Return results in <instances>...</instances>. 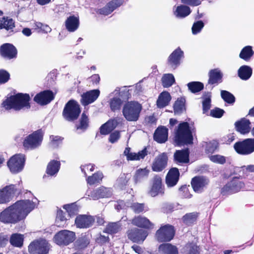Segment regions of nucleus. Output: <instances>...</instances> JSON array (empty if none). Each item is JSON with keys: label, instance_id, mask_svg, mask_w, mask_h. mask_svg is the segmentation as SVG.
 <instances>
[{"label": "nucleus", "instance_id": "nucleus-33", "mask_svg": "<svg viewBox=\"0 0 254 254\" xmlns=\"http://www.w3.org/2000/svg\"><path fill=\"white\" fill-rule=\"evenodd\" d=\"M60 162L56 160H52L48 164L46 172L50 176H54L57 174L60 168Z\"/></svg>", "mask_w": 254, "mask_h": 254}, {"label": "nucleus", "instance_id": "nucleus-54", "mask_svg": "<svg viewBox=\"0 0 254 254\" xmlns=\"http://www.w3.org/2000/svg\"><path fill=\"white\" fill-rule=\"evenodd\" d=\"M88 125V119L87 116L84 113H83L80 120L79 125L77 126V129H85Z\"/></svg>", "mask_w": 254, "mask_h": 254}, {"label": "nucleus", "instance_id": "nucleus-3", "mask_svg": "<svg viewBox=\"0 0 254 254\" xmlns=\"http://www.w3.org/2000/svg\"><path fill=\"white\" fill-rule=\"evenodd\" d=\"M192 131L187 122L180 123L175 131L174 140L178 145L192 143Z\"/></svg>", "mask_w": 254, "mask_h": 254}, {"label": "nucleus", "instance_id": "nucleus-36", "mask_svg": "<svg viewBox=\"0 0 254 254\" xmlns=\"http://www.w3.org/2000/svg\"><path fill=\"white\" fill-rule=\"evenodd\" d=\"M186 100L184 97L178 98L174 105V112L176 114H180L186 110Z\"/></svg>", "mask_w": 254, "mask_h": 254}, {"label": "nucleus", "instance_id": "nucleus-61", "mask_svg": "<svg viewBox=\"0 0 254 254\" xmlns=\"http://www.w3.org/2000/svg\"><path fill=\"white\" fill-rule=\"evenodd\" d=\"M23 188L20 185V183H19L18 184L13 185L10 184L7 186H6L2 188V189H0V190H21Z\"/></svg>", "mask_w": 254, "mask_h": 254}, {"label": "nucleus", "instance_id": "nucleus-49", "mask_svg": "<svg viewBox=\"0 0 254 254\" xmlns=\"http://www.w3.org/2000/svg\"><path fill=\"white\" fill-rule=\"evenodd\" d=\"M147 154V151L146 148L143 149L141 151L138 152L137 153H131V154L129 156L128 160H139L141 159H143L145 156Z\"/></svg>", "mask_w": 254, "mask_h": 254}, {"label": "nucleus", "instance_id": "nucleus-18", "mask_svg": "<svg viewBox=\"0 0 254 254\" xmlns=\"http://www.w3.org/2000/svg\"><path fill=\"white\" fill-rule=\"evenodd\" d=\"M100 92L98 89L90 90L81 96V102L84 106L94 102L99 96Z\"/></svg>", "mask_w": 254, "mask_h": 254}, {"label": "nucleus", "instance_id": "nucleus-57", "mask_svg": "<svg viewBox=\"0 0 254 254\" xmlns=\"http://www.w3.org/2000/svg\"><path fill=\"white\" fill-rule=\"evenodd\" d=\"M209 159L213 162L223 164L226 162V158L221 155H214L209 156Z\"/></svg>", "mask_w": 254, "mask_h": 254}, {"label": "nucleus", "instance_id": "nucleus-62", "mask_svg": "<svg viewBox=\"0 0 254 254\" xmlns=\"http://www.w3.org/2000/svg\"><path fill=\"white\" fill-rule=\"evenodd\" d=\"M120 132L119 131H115L112 132L109 137V141L112 143L116 142L120 138Z\"/></svg>", "mask_w": 254, "mask_h": 254}, {"label": "nucleus", "instance_id": "nucleus-52", "mask_svg": "<svg viewBox=\"0 0 254 254\" xmlns=\"http://www.w3.org/2000/svg\"><path fill=\"white\" fill-rule=\"evenodd\" d=\"M13 197L11 191H0V203H5L10 201Z\"/></svg>", "mask_w": 254, "mask_h": 254}, {"label": "nucleus", "instance_id": "nucleus-41", "mask_svg": "<svg viewBox=\"0 0 254 254\" xmlns=\"http://www.w3.org/2000/svg\"><path fill=\"white\" fill-rule=\"evenodd\" d=\"M14 27V22L11 18L3 17L0 19V29H11Z\"/></svg>", "mask_w": 254, "mask_h": 254}, {"label": "nucleus", "instance_id": "nucleus-44", "mask_svg": "<svg viewBox=\"0 0 254 254\" xmlns=\"http://www.w3.org/2000/svg\"><path fill=\"white\" fill-rule=\"evenodd\" d=\"M86 195L89 199L97 200L100 198L108 197V191H87Z\"/></svg>", "mask_w": 254, "mask_h": 254}, {"label": "nucleus", "instance_id": "nucleus-17", "mask_svg": "<svg viewBox=\"0 0 254 254\" xmlns=\"http://www.w3.org/2000/svg\"><path fill=\"white\" fill-rule=\"evenodd\" d=\"M95 221L94 218L90 215H81L77 216L75 223L77 227L87 228L91 227Z\"/></svg>", "mask_w": 254, "mask_h": 254}, {"label": "nucleus", "instance_id": "nucleus-23", "mask_svg": "<svg viewBox=\"0 0 254 254\" xmlns=\"http://www.w3.org/2000/svg\"><path fill=\"white\" fill-rule=\"evenodd\" d=\"M191 11L190 7L186 5L182 4L173 7V13L178 18L186 17L190 14Z\"/></svg>", "mask_w": 254, "mask_h": 254}, {"label": "nucleus", "instance_id": "nucleus-5", "mask_svg": "<svg viewBox=\"0 0 254 254\" xmlns=\"http://www.w3.org/2000/svg\"><path fill=\"white\" fill-rule=\"evenodd\" d=\"M43 138L42 131L41 130H36L25 137L23 145L26 149H34L41 145Z\"/></svg>", "mask_w": 254, "mask_h": 254}, {"label": "nucleus", "instance_id": "nucleus-43", "mask_svg": "<svg viewBox=\"0 0 254 254\" xmlns=\"http://www.w3.org/2000/svg\"><path fill=\"white\" fill-rule=\"evenodd\" d=\"M175 78L172 74L167 73L163 75L162 78V82L163 87H169L175 82Z\"/></svg>", "mask_w": 254, "mask_h": 254}, {"label": "nucleus", "instance_id": "nucleus-29", "mask_svg": "<svg viewBox=\"0 0 254 254\" xmlns=\"http://www.w3.org/2000/svg\"><path fill=\"white\" fill-rule=\"evenodd\" d=\"M79 24V19L76 17L70 16L67 18L65 22V25L68 31L72 32L78 28Z\"/></svg>", "mask_w": 254, "mask_h": 254}, {"label": "nucleus", "instance_id": "nucleus-15", "mask_svg": "<svg viewBox=\"0 0 254 254\" xmlns=\"http://www.w3.org/2000/svg\"><path fill=\"white\" fill-rule=\"evenodd\" d=\"M184 57V53L180 48L176 49L169 57L168 64L174 69L181 64V60Z\"/></svg>", "mask_w": 254, "mask_h": 254}, {"label": "nucleus", "instance_id": "nucleus-25", "mask_svg": "<svg viewBox=\"0 0 254 254\" xmlns=\"http://www.w3.org/2000/svg\"><path fill=\"white\" fill-rule=\"evenodd\" d=\"M250 125L251 122L250 121L245 118H243L240 121L235 123V127L237 130L243 134L250 132L251 128Z\"/></svg>", "mask_w": 254, "mask_h": 254}, {"label": "nucleus", "instance_id": "nucleus-50", "mask_svg": "<svg viewBox=\"0 0 254 254\" xmlns=\"http://www.w3.org/2000/svg\"><path fill=\"white\" fill-rule=\"evenodd\" d=\"M221 96L222 98L227 103L232 104L235 101L234 96L230 92L226 90L221 91Z\"/></svg>", "mask_w": 254, "mask_h": 254}, {"label": "nucleus", "instance_id": "nucleus-58", "mask_svg": "<svg viewBox=\"0 0 254 254\" xmlns=\"http://www.w3.org/2000/svg\"><path fill=\"white\" fill-rule=\"evenodd\" d=\"M50 145L53 148L57 147L62 142V139L58 136L51 135L50 136Z\"/></svg>", "mask_w": 254, "mask_h": 254}, {"label": "nucleus", "instance_id": "nucleus-21", "mask_svg": "<svg viewBox=\"0 0 254 254\" xmlns=\"http://www.w3.org/2000/svg\"><path fill=\"white\" fill-rule=\"evenodd\" d=\"M132 223L138 227L151 229L154 227V224L147 218L141 216L134 217L132 220Z\"/></svg>", "mask_w": 254, "mask_h": 254}, {"label": "nucleus", "instance_id": "nucleus-55", "mask_svg": "<svg viewBox=\"0 0 254 254\" xmlns=\"http://www.w3.org/2000/svg\"><path fill=\"white\" fill-rule=\"evenodd\" d=\"M204 23L202 21H197L194 22L191 28L192 33L193 35L199 33L204 27Z\"/></svg>", "mask_w": 254, "mask_h": 254}, {"label": "nucleus", "instance_id": "nucleus-63", "mask_svg": "<svg viewBox=\"0 0 254 254\" xmlns=\"http://www.w3.org/2000/svg\"><path fill=\"white\" fill-rule=\"evenodd\" d=\"M63 208L66 210L69 216H71L73 214L76 210L75 205L73 203L64 205Z\"/></svg>", "mask_w": 254, "mask_h": 254}, {"label": "nucleus", "instance_id": "nucleus-34", "mask_svg": "<svg viewBox=\"0 0 254 254\" xmlns=\"http://www.w3.org/2000/svg\"><path fill=\"white\" fill-rule=\"evenodd\" d=\"M104 175L103 173L101 171H98L93 174L92 176L87 178V183L90 186L100 183Z\"/></svg>", "mask_w": 254, "mask_h": 254}, {"label": "nucleus", "instance_id": "nucleus-59", "mask_svg": "<svg viewBox=\"0 0 254 254\" xmlns=\"http://www.w3.org/2000/svg\"><path fill=\"white\" fill-rule=\"evenodd\" d=\"M210 103V95L209 94H207L206 96L204 98L202 101L203 110L204 113L206 112L210 109L211 106Z\"/></svg>", "mask_w": 254, "mask_h": 254}, {"label": "nucleus", "instance_id": "nucleus-48", "mask_svg": "<svg viewBox=\"0 0 254 254\" xmlns=\"http://www.w3.org/2000/svg\"><path fill=\"white\" fill-rule=\"evenodd\" d=\"M197 217L196 212H192L186 214L182 218V220L184 223L187 225H190L193 223Z\"/></svg>", "mask_w": 254, "mask_h": 254}, {"label": "nucleus", "instance_id": "nucleus-30", "mask_svg": "<svg viewBox=\"0 0 254 254\" xmlns=\"http://www.w3.org/2000/svg\"><path fill=\"white\" fill-rule=\"evenodd\" d=\"M175 161L179 163H186L189 161V151L188 149L177 150L174 153Z\"/></svg>", "mask_w": 254, "mask_h": 254}, {"label": "nucleus", "instance_id": "nucleus-12", "mask_svg": "<svg viewBox=\"0 0 254 254\" xmlns=\"http://www.w3.org/2000/svg\"><path fill=\"white\" fill-rule=\"evenodd\" d=\"M168 156L166 153H162L156 156L152 163V169L155 172H161L167 165Z\"/></svg>", "mask_w": 254, "mask_h": 254}, {"label": "nucleus", "instance_id": "nucleus-19", "mask_svg": "<svg viewBox=\"0 0 254 254\" xmlns=\"http://www.w3.org/2000/svg\"><path fill=\"white\" fill-rule=\"evenodd\" d=\"M120 88H117L112 93L110 94V96H115L110 99L109 102L110 108L112 111H115L121 108L122 104V101L119 98Z\"/></svg>", "mask_w": 254, "mask_h": 254}, {"label": "nucleus", "instance_id": "nucleus-22", "mask_svg": "<svg viewBox=\"0 0 254 254\" xmlns=\"http://www.w3.org/2000/svg\"><path fill=\"white\" fill-rule=\"evenodd\" d=\"M123 0H113L109 2L106 6L99 10L101 14L107 15L113 12L118 7L121 5L123 3Z\"/></svg>", "mask_w": 254, "mask_h": 254}, {"label": "nucleus", "instance_id": "nucleus-2", "mask_svg": "<svg viewBox=\"0 0 254 254\" xmlns=\"http://www.w3.org/2000/svg\"><path fill=\"white\" fill-rule=\"evenodd\" d=\"M30 97L27 94L18 93L7 97L1 103V107L6 110L13 109L19 111L24 109H29Z\"/></svg>", "mask_w": 254, "mask_h": 254}, {"label": "nucleus", "instance_id": "nucleus-8", "mask_svg": "<svg viewBox=\"0 0 254 254\" xmlns=\"http://www.w3.org/2000/svg\"><path fill=\"white\" fill-rule=\"evenodd\" d=\"M236 152L242 155H248L254 152V138H247L234 144Z\"/></svg>", "mask_w": 254, "mask_h": 254}, {"label": "nucleus", "instance_id": "nucleus-7", "mask_svg": "<svg viewBox=\"0 0 254 254\" xmlns=\"http://www.w3.org/2000/svg\"><path fill=\"white\" fill-rule=\"evenodd\" d=\"M75 233L70 231L63 230L57 232L53 238V241L60 246H67L74 241Z\"/></svg>", "mask_w": 254, "mask_h": 254}, {"label": "nucleus", "instance_id": "nucleus-27", "mask_svg": "<svg viewBox=\"0 0 254 254\" xmlns=\"http://www.w3.org/2000/svg\"><path fill=\"white\" fill-rule=\"evenodd\" d=\"M158 250L161 254H179L178 248L170 243L160 245Z\"/></svg>", "mask_w": 254, "mask_h": 254}, {"label": "nucleus", "instance_id": "nucleus-38", "mask_svg": "<svg viewBox=\"0 0 254 254\" xmlns=\"http://www.w3.org/2000/svg\"><path fill=\"white\" fill-rule=\"evenodd\" d=\"M183 254H199L198 247L193 243L186 245L182 249Z\"/></svg>", "mask_w": 254, "mask_h": 254}, {"label": "nucleus", "instance_id": "nucleus-45", "mask_svg": "<svg viewBox=\"0 0 254 254\" xmlns=\"http://www.w3.org/2000/svg\"><path fill=\"white\" fill-rule=\"evenodd\" d=\"M32 27L34 29L38 32H42L45 33L50 32L51 28L47 24H43L40 22H35Z\"/></svg>", "mask_w": 254, "mask_h": 254}, {"label": "nucleus", "instance_id": "nucleus-42", "mask_svg": "<svg viewBox=\"0 0 254 254\" xmlns=\"http://www.w3.org/2000/svg\"><path fill=\"white\" fill-rule=\"evenodd\" d=\"M23 235L19 234H14L10 238V242L11 244L15 247H20L23 245Z\"/></svg>", "mask_w": 254, "mask_h": 254}, {"label": "nucleus", "instance_id": "nucleus-64", "mask_svg": "<svg viewBox=\"0 0 254 254\" xmlns=\"http://www.w3.org/2000/svg\"><path fill=\"white\" fill-rule=\"evenodd\" d=\"M224 111L219 108H215L211 110L210 115L211 116L215 118H220L222 116Z\"/></svg>", "mask_w": 254, "mask_h": 254}, {"label": "nucleus", "instance_id": "nucleus-4", "mask_svg": "<svg viewBox=\"0 0 254 254\" xmlns=\"http://www.w3.org/2000/svg\"><path fill=\"white\" fill-rule=\"evenodd\" d=\"M142 106L137 102L130 101L126 103L123 108V115L129 122H136L139 117Z\"/></svg>", "mask_w": 254, "mask_h": 254}, {"label": "nucleus", "instance_id": "nucleus-20", "mask_svg": "<svg viewBox=\"0 0 254 254\" xmlns=\"http://www.w3.org/2000/svg\"><path fill=\"white\" fill-rule=\"evenodd\" d=\"M180 173L178 169L173 168L169 170L166 177V183L168 187H173L175 186L179 178Z\"/></svg>", "mask_w": 254, "mask_h": 254}, {"label": "nucleus", "instance_id": "nucleus-28", "mask_svg": "<svg viewBox=\"0 0 254 254\" xmlns=\"http://www.w3.org/2000/svg\"><path fill=\"white\" fill-rule=\"evenodd\" d=\"M171 100V96L167 91H163L158 96L156 102L157 106L162 108L167 106Z\"/></svg>", "mask_w": 254, "mask_h": 254}, {"label": "nucleus", "instance_id": "nucleus-1", "mask_svg": "<svg viewBox=\"0 0 254 254\" xmlns=\"http://www.w3.org/2000/svg\"><path fill=\"white\" fill-rule=\"evenodd\" d=\"M35 207L36 204L32 201H17L1 212L0 220L3 223H16L25 219Z\"/></svg>", "mask_w": 254, "mask_h": 254}, {"label": "nucleus", "instance_id": "nucleus-56", "mask_svg": "<svg viewBox=\"0 0 254 254\" xmlns=\"http://www.w3.org/2000/svg\"><path fill=\"white\" fill-rule=\"evenodd\" d=\"M162 179L161 178L156 176L154 177L152 183V190H159L162 189Z\"/></svg>", "mask_w": 254, "mask_h": 254}, {"label": "nucleus", "instance_id": "nucleus-13", "mask_svg": "<svg viewBox=\"0 0 254 254\" xmlns=\"http://www.w3.org/2000/svg\"><path fill=\"white\" fill-rule=\"evenodd\" d=\"M0 55L5 59L10 60L16 58L17 50L11 44H3L0 47Z\"/></svg>", "mask_w": 254, "mask_h": 254}, {"label": "nucleus", "instance_id": "nucleus-10", "mask_svg": "<svg viewBox=\"0 0 254 254\" xmlns=\"http://www.w3.org/2000/svg\"><path fill=\"white\" fill-rule=\"evenodd\" d=\"M25 156L21 154H16L12 156L7 162V166L10 172L16 174L21 172L24 166Z\"/></svg>", "mask_w": 254, "mask_h": 254}, {"label": "nucleus", "instance_id": "nucleus-40", "mask_svg": "<svg viewBox=\"0 0 254 254\" xmlns=\"http://www.w3.org/2000/svg\"><path fill=\"white\" fill-rule=\"evenodd\" d=\"M244 183L239 178H234L227 185V187L229 190H240L244 187Z\"/></svg>", "mask_w": 254, "mask_h": 254}, {"label": "nucleus", "instance_id": "nucleus-60", "mask_svg": "<svg viewBox=\"0 0 254 254\" xmlns=\"http://www.w3.org/2000/svg\"><path fill=\"white\" fill-rule=\"evenodd\" d=\"M10 78L9 73L6 70L0 69V83L3 84L7 82Z\"/></svg>", "mask_w": 254, "mask_h": 254}, {"label": "nucleus", "instance_id": "nucleus-37", "mask_svg": "<svg viewBox=\"0 0 254 254\" xmlns=\"http://www.w3.org/2000/svg\"><path fill=\"white\" fill-rule=\"evenodd\" d=\"M254 54V52L252 50V47L250 46H247L245 47L242 50L240 53L239 57L241 59L246 61H248L253 56Z\"/></svg>", "mask_w": 254, "mask_h": 254}, {"label": "nucleus", "instance_id": "nucleus-16", "mask_svg": "<svg viewBox=\"0 0 254 254\" xmlns=\"http://www.w3.org/2000/svg\"><path fill=\"white\" fill-rule=\"evenodd\" d=\"M54 98V93L51 91L46 90L37 94L34 100L40 105H44L49 104Z\"/></svg>", "mask_w": 254, "mask_h": 254}, {"label": "nucleus", "instance_id": "nucleus-24", "mask_svg": "<svg viewBox=\"0 0 254 254\" xmlns=\"http://www.w3.org/2000/svg\"><path fill=\"white\" fill-rule=\"evenodd\" d=\"M207 179L202 176H197L193 178L191 181V185L193 190H202L208 184Z\"/></svg>", "mask_w": 254, "mask_h": 254}, {"label": "nucleus", "instance_id": "nucleus-31", "mask_svg": "<svg viewBox=\"0 0 254 254\" xmlns=\"http://www.w3.org/2000/svg\"><path fill=\"white\" fill-rule=\"evenodd\" d=\"M118 124L117 119L109 120L100 127V132L102 134H107L116 127Z\"/></svg>", "mask_w": 254, "mask_h": 254}, {"label": "nucleus", "instance_id": "nucleus-26", "mask_svg": "<svg viewBox=\"0 0 254 254\" xmlns=\"http://www.w3.org/2000/svg\"><path fill=\"white\" fill-rule=\"evenodd\" d=\"M168 129L164 127H158L154 133V140L159 143L165 142L168 139Z\"/></svg>", "mask_w": 254, "mask_h": 254}, {"label": "nucleus", "instance_id": "nucleus-46", "mask_svg": "<svg viewBox=\"0 0 254 254\" xmlns=\"http://www.w3.org/2000/svg\"><path fill=\"white\" fill-rule=\"evenodd\" d=\"M67 219V218L65 213H64L62 210H58L56 222L58 226H64Z\"/></svg>", "mask_w": 254, "mask_h": 254}, {"label": "nucleus", "instance_id": "nucleus-9", "mask_svg": "<svg viewBox=\"0 0 254 254\" xmlns=\"http://www.w3.org/2000/svg\"><path fill=\"white\" fill-rule=\"evenodd\" d=\"M175 231L174 227L171 225L166 224L162 226L156 232V238L160 242H169L174 237Z\"/></svg>", "mask_w": 254, "mask_h": 254}, {"label": "nucleus", "instance_id": "nucleus-39", "mask_svg": "<svg viewBox=\"0 0 254 254\" xmlns=\"http://www.w3.org/2000/svg\"><path fill=\"white\" fill-rule=\"evenodd\" d=\"M149 173V170L146 168L137 170L134 176V179L136 182H140L147 178Z\"/></svg>", "mask_w": 254, "mask_h": 254}, {"label": "nucleus", "instance_id": "nucleus-47", "mask_svg": "<svg viewBox=\"0 0 254 254\" xmlns=\"http://www.w3.org/2000/svg\"><path fill=\"white\" fill-rule=\"evenodd\" d=\"M189 90L192 93L199 92L203 88V85L200 82L193 81L188 84Z\"/></svg>", "mask_w": 254, "mask_h": 254}, {"label": "nucleus", "instance_id": "nucleus-32", "mask_svg": "<svg viewBox=\"0 0 254 254\" xmlns=\"http://www.w3.org/2000/svg\"><path fill=\"white\" fill-rule=\"evenodd\" d=\"M222 77V74L218 69L210 70L209 73L208 84H214L221 82Z\"/></svg>", "mask_w": 254, "mask_h": 254}, {"label": "nucleus", "instance_id": "nucleus-53", "mask_svg": "<svg viewBox=\"0 0 254 254\" xmlns=\"http://www.w3.org/2000/svg\"><path fill=\"white\" fill-rule=\"evenodd\" d=\"M218 147V142L216 141L213 140L209 142L205 143V151L208 153H212Z\"/></svg>", "mask_w": 254, "mask_h": 254}, {"label": "nucleus", "instance_id": "nucleus-14", "mask_svg": "<svg viewBox=\"0 0 254 254\" xmlns=\"http://www.w3.org/2000/svg\"><path fill=\"white\" fill-rule=\"evenodd\" d=\"M148 235L146 231L134 228L128 232V237L132 242L141 243H142Z\"/></svg>", "mask_w": 254, "mask_h": 254}, {"label": "nucleus", "instance_id": "nucleus-11", "mask_svg": "<svg viewBox=\"0 0 254 254\" xmlns=\"http://www.w3.org/2000/svg\"><path fill=\"white\" fill-rule=\"evenodd\" d=\"M50 250V245L44 239L34 241L28 246L30 254H47Z\"/></svg>", "mask_w": 254, "mask_h": 254}, {"label": "nucleus", "instance_id": "nucleus-6", "mask_svg": "<svg viewBox=\"0 0 254 254\" xmlns=\"http://www.w3.org/2000/svg\"><path fill=\"white\" fill-rule=\"evenodd\" d=\"M80 112V106L78 103L71 100L66 104L63 114L65 120L72 121L78 118Z\"/></svg>", "mask_w": 254, "mask_h": 254}, {"label": "nucleus", "instance_id": "nucleus-51", "mask_svg": "<svg viewBox=\"0 0 254 254\" xmlns=\"http://www.w3.org/2000/svg\"><path fill=\"white\" fill-rule=\"evenodd\" d=\"M121 229L120 224L118 223H110L106 227L105 232L113 234L119 232Z\"/></svg>", "mask_w": 254, "mask_h": 254}, {"label": "nucleus", "instance_id": "nucleus-35", "mask_svg": "<svg viewBox=\"0 0 254 254\" xmlns=\"http://www.w3.org/2000/svg\"><path fill=\"white\" fill-rule=\"evenodd\" d=\"M252 74V68L248 65H243L238 70V75L243 80H248Z\"/></svg>", "mask_w": 254, "mask_h": 254}]
</instances>
